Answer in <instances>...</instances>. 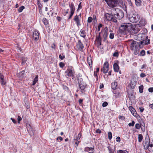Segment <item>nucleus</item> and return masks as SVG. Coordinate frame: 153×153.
I'll return each mask as SVG.
<instances>
[{
	"label": "nucleus",
	"mask_w": 153,
	"mask_h": 153,
	"mask_svg": "<svg viewBox=\"0 0 153 153\" xmlns=\"http://www.w3.org/2000/svg\"><path fill=\"white\" fill-rule=\"evenodd\" d=\"M132 29V26L131 23H124L121 25L119 31L121 33L129 32Z\"/></svg>",
	"instance_id": "1"
},
{
	"label": "nucleus",
	"mask_w": 153,
	"mask_h": 153,
	"mask_svg": "<svg viewBox=\"0 0 153 153\" xmlns=\"http://www.w3.org/2000/svg\"><path fill=\"white\" fill-rule=\"evenodd\" d=\"M111 13L114 15L115 19H120L124 16L123 12L118 8H114L111 10Z\"/></svg>",
	"instance_id": "2"
},
{
	"label": "nucleus",
	"mask_w": 153,
	"mask_h": 153,
	"mask_svg": "<svg viewBox=\"0 0 153 153\" xmlns=\"http://www.w3.org/2000/svg\"><path fill=\"white\" fill-rule=\"evenodd\" d=\"M79 88L80 91L82 93H84L86 91L85 88L87 85L85 82H84L81 78L78 79Z\"/></svg>",
	"instance_id": "3"
},
{
	"label": "nucleus",
	"mask_w": 153,
	"mask_h": 153,
	"mask_svg": "<svg viewBox=\"0 0 153 153\" xmlns=\"http://www.w3.org/2000/svg\"><path fill=\"white\" fill-rule=\"evenodd\" d=\"M105 17L106 18V19L108 21H111L117 23V20L115 18L114 15L108 13H106L105 15Z\"/></svg>",
	"instance_id": "4"
},
{
	"label": "nucleus",
	"mask_w": 153,
	"mask_h": 153,
	"mask_svg": "<svg viewBox=\"0 0 153 153\" xmlns=\"http://www.w3.org/2000/svg\"><path fill=\"white\" fill-rule=\"evenodd\" d=\"M118 0H105L108 5L111 7H114L117 4Z\"/></svg>",
	"instance_id": "5"
},
{
	"label": "nucleus",
	"mask_w": 153,
	"mask_h": 153,
	"mask_svg": "<svg viewBox=\"0 0 153 153\" xmlns=\"http://www.w3.org/2000/svg\"><path fill=\"white\" fill-rule=\"evenodd\" d=\"M130 48L131 50L134 49V48H138L139 47H140V43L134 41L133 40H131L130 41Z\"/></svg>",
	"instance_id": "6"
},
{
	"label": "nucleus",
	"mask_w": 153,
	"mask_h": 153,
	"mask_svg": "<svg viewBox=\"0 0 153 153\" xmlns=\"http://www.w3.org/2000/svg\"><path fill=\"white\" fill-rule=\"evenodd\" d=\"M67 72V74L66 75V76H68L69 77H72L73 79L74 77V69L73 68H69L66 71Z\"/></svg>",
	"instance_id": "7"
},
{
	"label": "nucleus",
	"mask_w": 153,
	"mask_h": 153,
	"mask_svg": "<svg viewBox=\"0 0 153 153\" xmlns=\"http://www.w3.org/2000/svg\"><path fill=\"white\" fill-rule=\"evenodd\" d=\"M108 62H105L103 68L101 69V71L103 73L106 74L107 73L108 70Z\"/></svg>",
	"instance_id": "8"
},
{
	"label": "nucleus",
	"mask_w": 153,
	"mask_h": 153,
	"mask_svg": "<svg viewBox=\"0 0 153 153\" xmlns=\"http://www.w3.org/2000/svg\"><path fill=\"white\" fill-rule=\"evenodd\" d=\"M129 19L131 22L132 23H136L138 21L139 18L137 15L133 14L132 16L129 17Z\"/></svg>",
	"instance_id": "9"
},
{
	"label": "nucleus",
	"mask_w": 153,
	"mask_h": 153,
	"mask_svg": "<svg viewBox=\"0 0 153 153\" xmlns=\"http://www.w3.org/2000/svg\"><path fill=\"white\" fill-rule=\"evenodd\" d=\"M39 32L36 30L34 31L33 33V38L34 41H36L38 40L39 38Z\"/></svg>",
	"instance_id": "10"
},
{
	"label": "nucleus",
	"mask_w": 153,
	"mask_h": 153,
	"mask_svg": "<svg viewBox=\"0 0 153 153\" xmlns=\"http://www.w3.org/2000/svg\"><path fill=\"white\" fill-rule=\"evenodd\" d=\"M76 46L79 50L81 51H82L84 48L83 44L80 40H78Z\"/></svg>",
	"instance_id": "11"
},
{
	"label": "nucleus",
	"mask_w": 153,
	"mask_h": 153,
	"mask_svg": "<svg viewBox=\"0 0 153 153\" xmlns=\"http://www.w3.org/2000/svg\"><path fill=\"white\" fill-rule=\"evenodd\" d=\"M150 43V40L149 39L148 36H146L145 40L141 41L140 42V44L147 45L149 44Z\"/></svg>",
	"instance_id": "12"
},
{
	"label": "nucleus",
	"mask_w": 153,
	"mask_h": 153,
	"mask_svg": "<svg viewBox=\"0 0 153 153\" xmlns=\"http://www.w3.org/2000/svg\"><path fill=\"white\" fill-rule=\"evenodd\" d=\"M81 15V14L79 15H76L75 16L74 18V20L75 21L76 23L77 26L80 25V21L79 19V16Z\"/></svg>",
	"instance_id": "13"
},
{
	"label": "nucleus",
	"mask_w": 153,
	"mask_h": 153,
	"mask_svg": "<svg viewBox=\"0 0 153 153\" xmlns=\"http://www.w3.org/2000/svg\"><path fill=\"white\" fill-rule=\"evenodd\" d=\"M4 76L0 73V82L2 85H5L6 82L4 80Z\"/></svg>",
	"instance_id": "14"
},
{
	"label": "nucleus",
	"mask_w": 153,
	"mask_h": 153,
	"mask_svg": "<svg viewBox=\"0 0 153 153\" xmlns=\"http://www.w3.org/2000/svg\"><path fill=\"white\" fill-rule=\"evenodd\" d=\"M80 34L81 36L84 38H85L86 37V33L85 32V29H82L80 30Z\"/></svg>",
	"instance_id": "15"
},
{
	"label": "nucleus",
	"mask_w": 153,
	"mask_h": 153,
	"mask_svg": "<svg viewBox=\"0 0 153 153\" xmlns=\"http://www.w3.org/2000/svg\"><path fill=\"white\" fill-rule=\"evenodd\" d=\"M69 7L71 10V12L74 13L75 7L73 2L70 3Z\"/></svg>",
	"instance_id": "16"
},
{
	"label": "nucleus",
	"mask_w": 153,
	"mask_h": 153,
	"mask_svg": "<svg viewBox=\"0 0 153 153\" xmlns=\"http://www.w3.org/2000/svg\"><path fill=\"white\" fill-rule=\"evenodd\" d=\"M145 145L149 146L150 143V139L149 135L147 134L145 137Z\"/></svg>",
	"instance_id": "17"
},
{
	"label": "nucleus",
	"mask_w": 153,
	"mask_h": 153,
	"mask_svg": "<svg viewBox=\"0 0 153 153\" xmlns=\"http://www.w3.org/2000/svg\"><path fill=\"white\" fill-rule=\"evenodd\" d=\"M117 85V82L115 81L113 82L111 84V87L113 90L116 89Z\"/></svg>",
	"instance_id": "18"
},
{
	"label": "nucleus",
	"mask_w": 153,
	"mask_h": 153,
	"mask_svg": "<svg viewBox=\"0 0 153 153\" xmlns=\"http://www.w3.org/2000/svg\"><path fill=\"white\" fill-rule=\"evenodd\" d=\"M114 70L115 71L118 72L119 70V67L117 64L115 63L113 65Z\"/></svg>",
	"instance_id": "19"
},
{
	"label": "nucleus",
	"mask_w": 153,
	"mask_h": 153,
	"mask_svg": "<svg viewBox=\"0 0 153 153\" xmlns=\"http://www.w3.org/2000/svg\"><path fill=\"white\" fill-rule=\"evenodd\" d=\"M139 23L140 25L142 26H144L146 23L145 19H141L139 22Z\"/></svg>",
	"instance_id": "20"
},
{
	"label": "nucleus",
	"mask_w": 153,
	"mask_h": 153,
	"mask_svg": "<svg viewBox=\"0 0 153 153\" xmlns=\"http://www.w3.org/2000/svg\"><path fill=\"white\" fill-rule=\"evenodd\" d=\"M37 4L38 6V8L39 9V12H40V10H42V5L40 2L39 0H37Z\"/></svg>",
	"instance_id": "21"
},
{
	"label": "nucleus",
	"mask_w": 153,
	"mask_h": 153,
	"mask_svg": "<svg viewBox=\"0 0 153 153\" xmlns=\"http://www.w3.org/2000/svg\"><path fill=\"white\" fill-rule=\"evenodd\" d=\"M100 33H99V35L98 36L97 38V40L98 43L100 45H101V38L100 36Z\"/></svg>",
	"instance_id": "22"
},
{
	"label": "nucleus",
	"mask_w": 153,
	"mask_h": 153,
	"mask_svg": "<svg viewBox=\"0 0 153 153\" xmlns=\"http://www.w3.org/2000/svg\"><path fill=\"white\" fill-rule=\"evenodd\" d=\"M135 2L137 6H140L141 5V1L140 0H135Z\"/></svg>",
	"instance_id": "23"
},
{
	"label": "nucleus",
	"mask_w": 153,
	"mask_h": 153,
	"mask_svg": "<svg viewBox=\"0 0 153 153\" xmlns=\"http://www.w3.org/2000/svg\"><path fill=\"white\" fill-rule=\"evenodd\" d=\"M38 75H36V77L34 79L33 81V83L32 84L33 85H34L36 83V82L38 81Z\"/></svg>",
	"instance_id": "24"
},
{
	"label": "nucleus",
	"mask_w": 153,
	"mask_h": 153,
	"mask_svg": "<svg viewBox=\"0 0 153 153\" xmlns=\"http://www.w3.org/2000/svg\"><path fill=\"white\" fill-rule=\"evenodd\" d=\"M129 109L131 111L132 114H134L135 112V109L132 106H130L129 107Z\"/></svg>",
	"instance_id": "25"
},
{
	"label": "nucleus",
	"mask_w": 153,
	"mask_h": 153,
	"mask_svg": "<svg viewBox=\"0 0 153 153\" xmlns=\"http://www.w3.org/2000/svg\"><path fill=\"white\" fill-rule=\"evenodd\" d=\"M117 153H128V152L126 150H119L117 151Z\"/></svg>",
	"instance_id": "26"
},
{
	"label": "nucleus",
	"mask_w": 153,
	"mask_h": 153,
	"mask_svg": "<svg viewBox=\"0 0 153 153\" xmlns=\"http://www.w3.org/2000/svg\"><path fill=\"white\" fill-rule=\"evenodd\" d=\"M143 85H140L139 87V91L140 93H142L143 92Z\"/></svg>",
	"instance_id": "27"
},
{
	"label": "nucleus",
	"mask_w": 153,
	"mask_h": 153,
	"mask_svg": "<svg viewBox=\"0 0 153 153\" xmlns=\"http://www.w3.org/2000/svg\"><path fill=\"white\" fill-rule=\"evenodd\" d=\"M108 148L109 152V153H114L112 147L111 146H109L108 147Z\"/></svg>",
	"instance_id": "28"
},
{
	"label": "nucleus",
	"mask_w": 153,
	"mask_h": 153,
	"mask_svg": "<svg viewBox=\"0 0 153 153\" xmlns=\"http://www.w3.org/2000/svg\"><path fill=\"white\" fill-rule=\"evenodd\" d=\"M143 137L142 134H139L138 135V141L139 142H141L143 139Z\"/></svg>",
	"instance_id": "29"
},
{
	"label": "nucleus",
	"mask_w": 153,
	"mask_h": 153,
	"mask_svg": "<svg viewBox=\"0 0 153 153\" xmlns=\"http://www.w3.org/2000/svg\"><path fill=\"white\" fill-rule=\"evenodd\" d=\"M108 35V33H107V30H105L104 32V34H103V37L104 38L105 40L106 38L107 37Z\"/></svg>",
	"instance_id": "30"
},
{
	"label": "nucleus",
	"mask_w": 153,
	"mask_h": 153,
	"mask_svg": "<svg viewBox=\"0 0 153 153\" xmlns=\"http://www.w3.org/2000/svg\"><path fill=\"white\" fill-rule=\"evenodd\" d=\"M87 61L88 63L90 66L91 65H92V61L91 60V57H90L89 59V58L88 57L87 59Z\"/></svg>",
	"instance_id": "31"
},
{
	"label": "nucleus",
	"mask_w": 153,
	"mask_h": 153,
	"mask_svg": "<svg viewBox=\"0 0 153 153\" xmlns=\"http://www.w3.org/2000/svg\"><path fill=\"white\" fill-rule=\"evenodd\" d=\"M145 55V51L144 50H142L140 53V55L142 56H144Z\"/></svg>",
	"instance_id": "32"
},
{
	"label": "nucleus",
	"mask_w": 153,
	"mask_h": 153,
	"mask_svg": "<svg viewBox=\"0 0 153 153\" xmlns=\"http://www.w3.org/2000/svg\"><path fill=\"white\" fill-rule=\"evenodd\" d=\"M25 9V7L24 6H22L19 7L18 10V11L19 12H21L23 10Z\"/></svg>",
	"instance_id": "33"
},
{
	"label": "nucleus",
	"mask_w": 153,
	"mask_h": 153,
	"mask_svg": "<svg viewBox=\"0 0 153 153\" xmlns=\"http://www.w3.org/2000/svg\"><path fill=\"white\" fill-rule=\"evenodd\" d=\"M139 50L138 48L134 49V53L135 55H137L139 52Z\"/></svg>",
	"instance_id": "34"
},
{
	"label": "nucleus",
	"mask_w": 153,
	"mask_h": 153,
	"mask_svg": "<svg viewBox=\"0 0 153 153\" xmlns=\"http://www.w3.org/2000/svg\"><path fill=\"white\" fill-rule=\"evenodd\" d=\"M108 138L109 140H111L112 138V134L111 132L109 131L108 133Z\"/></svg>",
	"instance_id": "35"
},
{
	"label": "nucleus",
	"mask_w": 153,
	"mask_h": 153,
	"mask_svg": "<svg viewBox=\"0 0 153 153\" xmlns=\"http://www.w3.org/2000/svg\"><path fill=\"white\" fill-rule=\"evenodd\" d=\"M42 21L45 25H47L48 24V22L46 19H44L42 20Z\"/></svg>",
	"instance_id": "36"
},
{
	"label": "nucleus",
	"mask_w": 153,
	"mask_h": 153,
	"mask_svg": "<svg viewBox=\"0 0 153 153\" xmlns=\"http://www.w3.org/2000/svg\"><path fill=\"white\" fill-rule=\"evenodd\" d=\"M141 125L139 123H136L135 125V127L137 129H139L140 127H141Z\"/></svg>",
	"instance_id": "37"
},
{
	"label": "nucleus",
	"mask_w": 153,
	"mask_h": 153,
	"mask_svg": "<svg viewBox=\"0 0 153 153\" xmlns=\"http://www.w3.org/2000/svg\"><path fill=\"white\" fill-rule=\"evenodd\" d=\"M82 136V134L81 132H80L78 135V136L77 138L76 139L77 140H80Z\"/></svg>",
	"instance_id": "38"
},
{
	"label": "nucleus",
	"mask_w": 153,
	"mask_h": 153,
	"mask_svg": "<svg viewBox=\"0 0 153 153\" xmlns=\"http://www.w3.org/2000/svg\"><path fill=\"white\" fill-rule=\"evenodd\" d=\"M114 37V33H111L109 35V38L111 39H113Z\"/></svg>",
	"instance_id": "39"
},
{
	"label": "nucleus",
	"mask_w": 153,
	"mask_h": 153,
	"mask_svg": "<svg viewBox=\"0 0 153 153\" xmlns=\"http://www.w3.org/2000/svg\"><path fill=\"white\" fill-rule=\"evenodd\" d=\"M135 122L134 121H132L131 123H130L128 124V125L129 126H134Z\"/></svg>",
	"instance_id": "40"
},
{
	"label": "nucleus",
	"mask_w": 153,
	"mask_h": 153,
	"mask_svg": "<svg viewBox=\"0 0 153 153\" xmlns=\"http://www.w3.org/2000/svg\"><path fill=\"white\" fill-rule=\"evenodd\" d=\"M141 128V129L142 130V131L144 132L145 131V124H144V125L143 126V125H142V126H141V127H140Z\"/></svg>",
	"instance_id": "41"
},
{
	"label": "nucleus",
	"mask_w": 153,
	"mask_h": 153,
	"mask_svg": "<svg viewBox=\"0 0 153 153\" xmlns=\"http://www.w3.org/2000/svg\"><path fill=\"white\" fill-rule=\"evenodd\" d=\"M81 2H80L78 6V8L77 11H78L81 9L82 8V6L81 5Z\"/></svg>",
	"instance_id": "42"
},
{
	"label": "nucleus",
	"mask_w": 153,
	"mask_h": 153,
	"mask_svg": "<svg viewBox=\"0 0 153 153\" xmlns=\"http://www.w3.org/2000/svg\"><path fill=\"white\" fill-rule=\"evenodd\" d=\"M92 21V18L91 17H89L88 19V23L91 22Z\"/></svg>",
	"instance_id": "43"
},
{
	"label": "nucleus",
	"mask_w": 153,
	"mask_h": 153,
	"mask_svg": "<svg viewBox=\"0 0 153 153\" xmlns=\"http://www.w3.org/2000/svg\"><path fill=\"white\" fill-rule=\"evenodd\" d=\"M59 66L60 67L62 68L64 66L65 64L63 62H60L59 63Z\"/></svg>",
	"instance_id": "44"
},
{
	"label": "nucleus",
	"mask_w": 153,
	"mask_h": 153,
	"mask_svg": "<svg viewBox=\"0 0 153 153\" xmlns=\"http://www.w3.org/2000/svg\"><path fill=\"white\" fill-rule=\"evenodd\" d=\"M70 13H71L70 14L68 18V19H70L72 17V16L73 15V14L74 13L72 12H70Z\"/></svg>",
	"instance_id": "45"
},
{
	"label": "nucleus",
	"mask_w": 153,
	"mask_h": 153,
	"mask_svg": "<svg viewBox=\"0 0 153 153\" xmlns=\"http://www.w3.org/2000/svg\"><path fill=\"white\" fill-rule=\"evenodd\" d=\"M108 105V103L106 102H105L103 103L102 104V106L103 107L106 106Z\"/></svg>",
	"instance_id": "46"
},
{
	"label": "nucleus",
	"mask_w": 153,
	"mask_h": 153,
	"mask_svg": "<svg viewBox=\"0 0 153 153\" xmlns=\"http://www.w3.org/2000/svg\"><path fill=\"white\" fill-rule=\"evenodd\" d=\"M102 26V25L101 24H100L98 26V31H100V28Z\"/></svg>",
	"instance_id": "47"
},
{
	"label": "nucleus",
	"mask_w": 153,
	"mask_h": 153,
	"mask_svg": "<svg viewBox=\"0 0 153 153\" xmlns=\"http://www.w3.org/2000/svg\"><path fill=\"white\" fill-rule=\"evenodd\" d=\"M59 57L60 58V59H61V60L63 59H64L65 58V56L64 55H63L62 56V55L60 54L59 56Z\"/></svg>",
	"instance_id": "48"
},
{
	"label": "nucleus",
	"mask_w": 153,
	"mask_h": 153,
	"mask_svg": "<svg viewBox=\"0 0 153 153\" xmlns=\"http://www.w3.org/2000/svg\"><path fill=\"white\" fill-rule=\"evenodd\" d=\"M18 122L19 123H20V121L22 120V119L21 117L18 116Z\"/></svg>",
	"instance_id": "49"
},
{
	"label": "nucleus",
	"mask_w": 153,
	"mask_h": 153,
	"mask_svg": "<svg viewBox=\"0 0 153 153\" xmlns=\"http://www.w3.org/2000/svg\"><path fill=\"white\" fill-rule=\"evenodd\" d=\"M130 85L131 86V87L132 88H134L135 85H134L133 83L132 82H131L130 84Z\"/></svg>",
	"instance_id": "50"
},
{
	"label": "nucleus",
	"mask_w": 153,
	"mask_h": 153,
	"mask_svg": "<svg viewBox=\"0 0 153 153\" xmlns=\"http://www.w3.org/2000/svg\"><path fill=\"white\" fill-rule=\"evenodd\" d=\"M116 141L117 142H120V138L119 137H118L116 138Z\"/></svg>",
	"instance_id": "51"
},
{
	"label": "nucleus",
	"mask_w": 153,
	"mask_h": 153,
	"mask_svg": "<svg viewBox=\"0 0 153 153\" xmlns=\"http://www.w3.org/2000/svg\"><path fill=\"white\" fill-rule=\"evenodd\" d=\"M148 91L150 92H153V88H149L148 89Z\"/></svg>",
	"instance_id": "52"
},
{
	"label": "nucleus",
	"mask_w": 153,
	"mask_h": 153,
	"mask_svg": "<svg viewBox=\"0 0 153 153\" xmlns=\"http://www.w3.org/2000/svg\"><path fill=\"white\" fill-rule=\"evenodd\" d=\"M74 140H76L75 142V144L76 145V146H78V145L79 143V141L77 140L76 139H74Z\"/></svg>",
	"instance_id": "53"
},
{
	"label": "nucleus",
	"mask_w": 153,
	"mask_h": 153,
	"mask_svg": "<svg viewBox=\"0 0 153 153\" xmlns=\"http://www.w3.org/2000/svg\"><path fill=\"white\" fill-rule=\"evenodd\" d=\"M86 149H88V150L87 151H90L91 150V149H94L93 148H91V147L89 148V147H87V148H85V151L86 150Z\"/></svg>",
	"instance_id": "54"
},
{
	"label": "nucleus",
	"mask_w": 153,
	"mask_h": 153,
	"mask_svg": "<svg viewBox=\"0 0 153 153\" xmlns=\"http://www.w3.org/2000/svg\"><path fill=\"white\" fill-rule=\"evenodd\" d=\"M25 73V71H22L20 72L19 74L21 76H22V75Z\"/></svg>",
	"instance_id": "55"
},
{
	"label": "nucleus",
	"mask_w": 153,
	"mask_h": 153,
	"mask_svg": "<svg viewBox=\"0 0 153 153\" xmlns=\"http://www.w3.org/2000/svg\"><path fill=\"white\" fill-rule=\"evenodd\" d=\"M146 76V74L144 73H142L140 74V76L142 78Z\"/></svg>",
	"instance_id": "56"
},
{
	"label": "nucleus",
	"mask_w": 153,
	"mask_h": 153,
	"mask_svg": "<svg viewBox=\"0 0 153 153\" xmlns=\"http://www.w3.org/2000/svg\"><path fill=\"white\" fill-rule=\"evenodd\" d=\"M139 109L141 112H142L144 110V108L143 107H139Z\"/></svg>",
	"instance_id": "57"
},
{
	"label": "nucleus",
	"mask_w": 153,
	"mask_h": 153,
	"mask_svg": "<svg viewBox=\"0 0 153 153\" xmlns=\"http://www.w3.org/2000/svg\"><path fill=\"white\" fill-rule=\"evenodd\" d=\"M26 60V59L25 58H23L22 59V63H25Z\"/></svg>",
	"instance_id": "58"
},
{
	"label": "nucleus",
	"mask_w": 153,
	"mask_h": 153,
	"mask_svg": "<svg viewBox=\"0 0 153 153\" xmlns=\"http://www.w3.org/2000/svg\"><path fill=\"white\" fill-rule=\"evenodd\" d=\"M149 147V146L148 145H144V147L145 149H148Z\"/></svg>",
	"instance_id": "59"
},
{
	"label": "nucleus",
	"mask_w": 153,
	"mask_h": 153,
	"mask_svg": "<svg viewBox=\"0 0 153 153\" xmlns=\"http://www.w3.org/2000/svg\"><path fill=\"white\" fill-rule=\"evenodd\" d=\"M128 4L130 6H132V3L131 1H128Z\"/></svg>",
	"instance_id": "60"
},
{
	"label": "nucleus",
	"mask_w": 153,
	"mask_h": 153,
	"mask_svg": "<svg viewBox=\"0 0 153 153\" xmlns=\"http://www.w3.org/2000/svg\"><path fill=\"white\" fill-rule=\"evenodd\" d=\"M64 89L66 91L68 90V88L67 86H65L63 87Z\"/></svg>",
	"instance_id": "61"
},
{
	"label": "nucleus",
	"mask_w": 153,
	"mask_h": 153,
	"mask_svg": "<svg viewBox=\"0 0 153 153\" xmlns=\"http://www.w3.org/2000/svg\"><path fill=\"white\" fill-rule=\"evenodd\" d=\"M113 56H118V53L117 52H115L113 54Z\"/></svg>",
	"instance_id": "62"
},
{
	"label": "nucleus",
	"mask_w": 153,
	"mask_h": 153,
	"mask_svg": "<svg viewBox=\"0 0 153 153\" xmlns=\"http://www.w3.org/2000/svg\"><path fill=\"white\" fill-rule=\"evenodd\" d=\"M96 133H101V131L99 129H97L96 131Z\"/></svg>",
	"instance_id": "63"
},
{
	"label": "nucleus",
	"mask_w": 153,
	"mask_h": 153,
	"mask_svg": "<svg viewBox=\"0 0 153 153\" xmlns=\"http://www.w3.org/2000/svg\"><path fill=\"white\" fill-rule=\"evenodd\" d=\"M149 106L150 108L153 109V103L152 104H150L149 105Z\"/></svg>",
	"instance_id": "64"
}]
</instances>
